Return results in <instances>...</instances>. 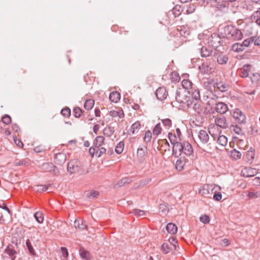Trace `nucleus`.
<instances>
[{
	"mask_svg": "<svg viewBox=\"0 0 260 260\" xmlns=\"http://www.w3.org/2000/svg\"><path fill=\"white\" fill-rule=\"evenodd\" d=\"M193 152L191 145L187 141L179 142L176 143L173 147V153L175 155H180L182 153L186 155H191Z\"/></svg>",
	"mask_w": 260,
	"mask_h": 260,
	"instance_id": "1",
	"label": "nucleus"
},
{
	"mask_svg": "<svg viewBox=\"0 0 260 260\" xmlns=\"http://www.w3.org/2000/svg\"><path fill=\"white\" fill-rule=\"evenodd\" d=\"M198 137L199 139L197 143L198 146L204 151L210 150L211 146L207 132L204 130H200L198 133Z\"/></svg>",
	"mask_w": 260,
	"mask_h": 260,
	"instance_id": "2",
	"label": "nucleus"
},
{
	"mask_svg": "<svg viewBox=\"0 0 260 260\" xmlns=\"http://www.w3.org/2000/svg\"><path fill=\"white\" fill-rule=\"evenodd\" d=\"M189 95V91L179 88L176 90L175 99L179 103L185 104L189 107L193 104Z\"/></svg>",
	"mask_w": 260,
	"mask_h": 260,
	"instance_id": "3",
	"label": "nucleus"
},
{
	"mask_svg": "<svg viewBox=\"0 0 260 260\" xmlns=\"http://www.w3.org/2000/svg\"><path fill=\"white\" fill-rule=\"evenodd\" d=\"M224 34L228 37L235 40L242 39L243 34L241 31L233 25H228L224 28Z\"/></svg>",
	"mask_w": 260,
	"mask_h": 260,
	"instance_id": "4",
	"label": "nucleus"
},
{
	"mask_svg": "<svg viewBox=\"0 0 260 260\" xmlns=\"http://www.w3.org/2000/svg\"><path fill=\"white\" fill-rule=\"evenodd\" d=\"M216 60L219 64H225L228 61L229 58L226 55L215 51L212 57L209 58L210 64H214Z\"/></svg>",
	"mask_w": 260,
	"mask_h": 260,
	"instance_id": "5",
	"label": "nucleus"
},
{
	"mask_svg": "<svg viewBox=\"0 0 260 260\" xmlns=\"http://www.w3.org/2000/svg\"><path fill=\"white\" fill-rule=\"evenodd\" d=\"M67 170L70 174L80 173L82 172L81 163L77 159L71 160L68 163Z\"/></svg>",
	"mask_w": 260,
	"mask_h": 260,
	"instance_id": "6",
	"label": "nucleus"
},
{
	"mask_svg": "<svg viewBox=\"0 0 260 260\" xmlns=\"http://www.w3.org/2000/svg\"><path fill=\"white\" fill-rule=\"evenodd\" d=\"M221 38L217 34H212L208 39V44L213 48H217L221 45Z\"/></svg>",
	"mask_w": 260,
	"mask_h": 260,
	"instance_id": "7",
	"label": "nucleus"
},
{
	"mask_svg": "<svg viewBox=\"0 0 260 260\" xmlns=\"http://www.w3.org/2000/svg\"><path fill=\"white\" fill-rule=\"evenodd\" d=\"M213 65L214 64H210L209 58L206 62L203 63L201 66H199V70L204 74H209L211 73Z\"/></svg>",
	"mask_w": 260,
	"mask_h": 260,
	"instance_id": "8",
	"label": "nucleus"
},
{
	"mask_svg": "<svg viewBox=\"0 0 260 260\" xmlns=\"http://www.w3.org/2000/svg\"><path fill=\"white\" fill-rule=\"evenodd\" d=\"M258 170L251 167H245L241 171V175L245 177H251L256 175Z\"/></svg>",
	"mask_w": 260,
	"mask_h": 260,
	"instance_id": "9",
	"label": "nucleus"
},
{
	"mask_svg": "<svg viewBox=\"0 0 260 260\" xmlns=\"http://www.w3.org/2000/svg\"><path fill=\"white\" fill-rule=\"evenodd\" d=\"M233 117L240 124H243L246 122V117L245 115H244L242 111L239 109H236L235 110Z\"/></svg>",
	"mask_w": 260,
	"mask_h": 260,
	"instance_id": "10",
	"label": "nucleus"
},
{
	"mask_svg": "<svg viewBox=\"0 0 260 260\" xmlns=\"http://www.w3.org/2000/svg\"><path fill=\"white\" fill-rule=\"evenodd\" d=\"M215 123L218 126L226 129L229 127V123L224 116L217 117L215 119Z\"/></svg>",
	"mask_w": 260,
	"mask_h": 260,
	"instance_id": "11",
	"label": "nucleus"
},
{
	"mask_svg": "<svg viewBox=\"0 0 260 260\" xmlns=\"http://www.w3.org/2000/svg\"><path fill=\"white\" fill-rule=\"evenodd\" d=\"M42 169L45 172L54 173L56 174L58 173L56 167L51 162L44 163L42 166Z\"/></svg>",
	"mask_w": 260,
	"mask_h": 260,
	"instance_id": "12",
	"label": "nucleus"
},
{
	"mask_svg": "<svg viewBox=\"0 0 260 260\" xmlns=\"http://www.w3.org/2000/svg\"><path fill=\"white\" fill-rule=\"evenodd\" d=\"M191 101L193 102V104L191 106H192V108L195 111L200 114L205 113L204 104L201 100L198 101H193V100Z\"/></svg>",
	"mask_w": 260,
	"mask_h": 260,
	"instance_id": "13",
	"label": "nucleus"
},
{
	"mask_svg": "<svg viewBox=\"0 0 260 260\" xmlns=\"http://www.w3.org/2000/svg\"><path fill=\"white\" fill-rule=\"evenodd\" d=\"M155 95L158 100L163 101L166 99L168 92L165 87H160L156 90Z\"/></svg>",
	"mask_w": 260,
	"mask_h": 260,
	"instance_id": "14",
	"label": "nucleus"
},
{
	"mask_svg": "<svg viewBox=\"0 0 260 260\" xmlns=\"http://www.w3.org/2000/svg\"><path fill=\"white\" fill-rule=\"evenodd\" d=\"M215 110L219 113L224 114L228 111V105L224 103L218 102L216 104Z\"/></svg>",
	"mask_w": 260,
	"mask_h": 260,
	"instance_id": "15",
	"label": "nucleus"
},
{
	"mask_svg": "<svg viewBox=\"0 0 260 260\" xmlns=\"http://www.w3.org/2000/svg\"><path fill=\"white\" fill-rule=\"evenodd\" d=\"M66 155L63 153H58L54 156V162L57 165H62L66 160Z\"/></svg>",
	"mask_w": 260,
	"mask_h": 260,
	"instance_id": "16",
	"label": "nucleus"
},
{
	"mask_svg": "<svg viewBox=\"0 0 260 260\" xmlns=\"http://www.w3.org/2000/svg\"><path fill=\"white\" fill-rule=\"evenodd\" d=\"M109 115L113 117H119L120 118H123L124 116V113L123 110L119 108H115V110H111L109 112Z\"/></svg>",
	"mask_w": 260,
	"mask_h": 260,
	"instance_id": "17",
	"label": "nucleus"
},
{
	"mask_svg": "<svg viewBox=\"0 0 260 260\" xmlns=\"http://www.w3.org/2000/svg\"><path fill=\"white\" fill-rule=\"evenodd\" d=\"M213 191V188L211 186L208 184H205L199 189V193L202 196H206L209 194L210 192Z\"/></svg>",
	"mask_w": 260,
	"mask_h": 260,
	"instance_id": "18",
	"label": "nucleus"
},
{
	"mask_svg": "<svg viewBox=\"0 0 260 260\" xmlns=\"http://www.w3.org/2000/svg\"><path fill=\"white\" fill-rule=\"evenodd\" d=\"M251 66L250 64H245L242 68L239 70V75L242 78H246L249 75Z\"/></svg>",
	"mask_w": 260,
	"mask_h": 260,
	"instance_id": "19",
	"label": "nucleus"
},
{
	"mask_svg": "<svg viewBox=\"0 0 260 260\" xmlns=\"http://www.w3.org/2000/svg\"><path fill=\"white\" fill-rule=\"evenodd\" d=\"M74 226L76 229L84 230L87 228V225L86 222L82 219H76L74 221Z\"/></svg>",
	"mask_w": 260,
	"mask_h": 260,
	"instance_id": "20",
	"label": "nucleus"
},
{
	"mask_svg": "<svg viewBox=\"0 0 260 260\" xmlns=\"http://www.w3.org/2000/svg\"><path fill=\"white\" fill-rule=\"evenodd\" d=\"M131 181L132 180L129 178H123L114 185V188H118L123 186L126 184L130 183Z\"/></svg>",
	"mask_w": 260,
	"mask_h": 260,
	"instance_id": "21",
	"label": "nucleus"
},
{
	"mask_svg": "<svg viewBox=\"0 0 260 260\" xmlns=\"http://www.w3.org/2000/svg\"><path fill=\"white\" fill-rule=\"evenodd\" d=\"M185 162L186 161L184 157L179 158L176 161L175 165L176 169L179 171H182L184 168Z\"/></svg>",
	"mask_w": 260,
	"mask_h": 260,
	"instance_id": "22",
	"label": "nucleus"
},
{
	"mask_svg": "<svg viewBox=\"0 0 260 260\" xmlns=\"http://www.w3.org/2000/svg\"><path fill=\"white\" fill-rule=\"evenodd\" d=\"M120 99V94L118 91L111 92L109 95V100L111 102L117 103Z\"/></svg>",
	"mask_w": 260,
	"mask_h": 260,
	"instance_id": "23",
	"label": "nucleus"
},
{
	"mask_svg": "<svg viewBox=\"0 0 260 260\" xmlns=\"http://www.w3.org/2000/svg\"><path fill=\"white\" fill-rule=\"evenodd\" d=\"M5 252L10 256L12 260L15 259L16 257L15 254L17 253V252L14 249L12 245H8L7 248L5 249Z\"/></svg>",
	"mask_w": 260,
	"mask_h": 260,
	"instance_id": "24",
	"label": "nucleus"
},
{
	"mask_svg": "<svg viewBox=\"0 0 260 260\" xmlns=\"http://www.w3.org/2000/svg\"><path fill=\"white\" fill-rule=\"evenodd\" d=\"M79 254L82 258L86 260H89L90 259V254L89 252L83 247H81L79 249Z\"/></svg>",
	"mask_w": 260,
	"mask_h": 260,
	"instance_id": "25",
	"label": "nucleus"
},
{
	"mask_svg": "<svg viewBox=\"0 0 260 260\" xmlns=\"http://www.w3.org/2000/svg\"><path fill=\"white\" fill-rule=\"evenodd\" d=\"M201 54L202 57H207L210 56H212V51L211 49H209L207 47L203 46L201 49Z\"/></svg>",
	"mask_w": 260,
	"mask_h": 260,
	"instance_id": "26",
	"label": "nucleus"
},
{
	"mask_svg": "<svg viewBox=\"0 0 260 260\" xmlns=\"http://www.w3.org/2000/svg\"><path fill=\"white\" fill-rule=\"evenodd\" d=\"M167 232L171 234H175L177 233V227L173 223H169L166 227Z\"/></svg>",
	"mask_w": 260,
	"mask_h": 260,
	"instance_id": "27",
	"label": "nucleus"
},
{
	"mask_svg": "<svg viewBox=\"0 0 260 260\" xmlns=\"http://www.w3.org/2000/svg\"><path fill=\"white\" fill-rule=\"evenodd\" d=\"M141 128V124L140 122L137 121L133 123L129 129V132L133 134H137Z\"/></svg>",
	"mask_w": 260,
	"mask_h": 260,
	"instance_id": "28",
	"label": "nucleus"
},
{
	"mask_svg": "<svg viewBox=\"0 0 260 260\" xmlns=\"http://www.w3.org/2000/svg\"><path fill=\"white\" fill-rule=\"evenodd\" d=\"M105 138L103 136H98L93 142V145L96 148L101 147L104 142Z\"/></svg>",
	"mask_w": 260,
	"mask_h": 260,
	"instance_id": "29",
	"label": "nucleus"
},
{
	"mask_svg": "<svg viewBox=\"0 0 260 260\" xmlns=\"http://www.w3.org/2000/svg\"><path fill=\"white\" fill-rule=\"evenodd\" d=\"M254 151L252 149V148H250V150L248 151L246 153L247 161L250 164H251L253 161V160L254 158Z\"/></svg>",
	"mask_w": 260,
	"mask_h": 260,
	"instance_id": "30",
	"label": "nucleus"
},
{
	"mask_svg": "<svg viewBox=\"0 0 260 260\" xmlns=\"http://www.w3.org/2000/svg\"><path fill=\"white\" fill-rule=\"evenodd\" d=\"M189 92L190 93L191 92V98L192 100H194L193 101H198L201 100L200 94L198 89L192 88L191 91Z\"/></svg>",
	"mask_w": 260,
	"mask_h": 260,
	"instance_id": "31",
	"label": "nucleus"
},
{
	"mask_svg": "<svg viewBox=\"0 0 260 260\" xmlns=\"http://www.w3.org/2000/svg\"><path fill=\"white\" fill-rule=\"evenodd\" d=\"M217 142L222 147L225 146L228 144V138L224 135L219 136L217 139Z\"/></svg>",
	"mask_w": 260,
	"mask_h": 260,
	"instance_id": "32",
	"label": "nucleus"
},
{
	"mask_svg": "<svg viewBox=\"0 0 260 260\" xmlns=\"http://www.w3.org/2000/svg\"><path fill=\"white\" fill-rule=\"evenodd\" d=\"M217 88L221 92H225L228 90L229 88V85L222 82H220L216 83Z\"/></svg>",
	"mask_w": 260,
	"mask_h": 260,
	"instance_id": "33",
	"label": "nucleus"
},
{
	"mask_svg": "<svg viewBox=\"0 0 260 260\" xmlns=\"http://www.w3.org/2000/svg\"><path fill=\"white\" fill-rule=\"evenodd\" d=\"M14 164L16 166H27L29 165V160L28 159H23L21 160L16 159L14 161Z\"/></svg>",
	"mask_w": 260,
	"mask_h": 260,
	"instance_id": "34",
	"label": "nucleus"
},
{
	"mask_svg": "<svg viewBox=\"0 0 260 260\" xmlns=\"http://www.w3.org/2000/svg\"><path fill=\"white\" fill-rule=\"evenodd\" d=\"M250 78L252 83H256L258 86L260 87V74L259 73L253 74Z\"/></svg>",
	"mask_w": 260,
	"mask_h": 260,
	"instance_id": "35",
	"label": "nucleus"
},
{
	"mask_svg": "<svg viewBox=\"0 0 260 260\" xmlns=\"http://www.w3.org/2000/svg\"><path fill=\"white\" fill-rule=\"evenodd\" d=\"M192 82L187 79H184L182 81V85L183 87V89L185 90H188V89H192Z\"/></svg>",
	"mask_w": 260,
	"mask_h": 260,
	"instance_id": "36",
	"label": "nucleus"
},
{
	"mask_svg": "<svg viewBox=\"0 0 260 260\" xmlns=\"http://www.w3.org/2000/svg\"><path fill=\"white\" fill-rule=\"evenodd\" d=\"M114 132V128L111 126L106 127L103 129V134L106 137H111Z\"/></svg>",
	"mask_w": 260,
	"mask_h": 260,
	"instance_id": "37",
	"label": "nucleus"
},
{
	"mask_svg": "<svg viewBox=\"0 0 260 260\" xmlns=\"http://www.w3.org/2000/svg\"><path fill=\"white\" fill-rule=\"evenodd\" d=\"M94 102L92 99H89L85 101L84 107L87 110H91L94 105Z\"/></svg>",
	"mask_w": 260,
	"mask_h": 260,
	"instance_id": "38",
	"label": "nucleus"
},
{
	"mask_svg": "<svg viewBox=\"0 0 260 260\" xmlns=\"http://www.w3.org/2000/svg\"><path fill=\"white\" fill-rule=\"evenodd\" d=\"M26 247H27L30 254L32 255H36V253L35 252V250L34 249L33 247L32 246L30 241L29 239H27L26 240Z\"/></svg>",
	"mask_w": 260,
	"mask_h": 260,
	"instance_id": "39",
	"label": "nucleus"
},
{
	"mask_svg": "<svg viewBox=\"0 0 260 260\" xmlns=\"http://www.w3.org/2000/svg\"><path fill=\"white\" fill-rule=\"evenodd\" d=\"M231 156L235 160H237L241 158V153L240 151L237 150L236 149H234L231 151Z\"/></svg>",
	"mask_w": 260,
	"mask_h": 260,
	"instance_id": "40",
	"label": "nucleus"
},
{
	"mask_svg": "<svg viewBox=\"0 0 260 260\" xmlns=\"http://www.w3.org/2000/svg\"><path fill=\"white\" fill-rule=\"evenodd\" d=\"M147 153V147L146 146H143L142 147H139L138 148L137 154L140 156L143 157L146 153Z\"/></svg>",
	"mask_w": 260,
	"mask_h": 260,
	"instance_id": "41",
	"label": "nucleus"
},
{
	"mask_svg": "<svg viewBox=\"0 0 260 260\" xmlns=\"http://www.w3.org/2000/svg\"><path fill=\"white\" fill-rule=\"evenodd\" d=\"M168 138L170 142L174 146L176 143H179V142L177 141V138L175 134H173L172 133L168 134Z\"/></svg>",
	"mask_w": 260,
	"mask_h": 260,
	"instance_id": "42",
	"label": "nucleus"
},
{
	"mask_svg": "<svg viewBox=\"0 0 260 260\" xmlns=\"http://www.w3.org/2000/svg\"><path fill=\"white\" fill-rule=\"evenodd\" d=\"M34 217H35L36 220L39 223H41L43 222V220H44V217H43L42 213H41L40 212H37L34 214Z\"/></svg>",
	"mask_w": 260,
	"mask_h": 260,
	"instance_id": "43",
	"label": "nucleus"
},
{
	"mask_svg": "<svg viewBox=\"0 0 260 260\" xmlns=\"http://www.w3.org/2000/svg\"><path fill=\"white\" fill-rule=\"evenodd\" d=\"M124 147V143L122 142H120L116 146L115 151L117 154H120L123 150Z\"/></svg>",
	"mask_w": 260,
	"mask_h": 260,
	"instance_id": "44",
	"label": "nucleus"
},
{
	"mask_svg": "<svg viewBox=\"0 0 260 260\" xmlns=\"http://www.w3.org/2000/svg\"><path fill=\"white\" fill-rule=\"evenodd\" d=\"M161 250L165 254H167L172 250V248L168 243H165L161 246Z\"/></svg>",
	"mask_w": 260,
	"mask_h": 260,
	"instance_id": "45",
	"label": "nucleus"
},
{
	"mask_svg": "<svg viewBox=\"0 0 260 260\" xmlns=\"http://www.w3.org/2000/svg\"><path fill=\"white\" fill-rule=\"evenodd\" d=\"M82 110L79 107H75L73 109L74 115L76 118H79L82 114Z\"/></svg>",
	"mask_w": 260,
	"mask_h": 260,
	"instance_id": "46",
	"label": "nucleus"
},
{
	"mask_svg": "<svg viewBox=\"0 0 260 260\" xmlns=\"http://www.w3.org/2000/svg\"><path fill=\"white\" fill-rule=\"evenodd\" d=\"M152 138V135L150 131L148 130L146 132L144 137V141L146 143H149L150 142Z\"/></svg>",
	"mask_w": 260,
	"mask_h": 260,
	"instance_id": "47",
	"label": "nucleus"
},
{
	"mask_svg": "<svg viewBox=\"0 0 260 260\" xmlns=\"http://www.w3.org/2000/svg\"><path fill=\"white\" fill-rule=\"evenodd\" d=\"M249 199H255L260 197L259 191H249L247 195Z\"/></svg>",
	"mask_w": 260,
	"mask_h": 260,
	"instance_id": "48",
	"label": "nucleus"
},
{
	"mask_svg": "<svg viewBox=\"0 0 260 260\" xmlns=\"http://www.w3.org/2000/svg\"><path fill=\"white\" fill-rule=\"evenodd\" d=\"M161 128L160 126V124H157L154 127L153 129V133L154 135L158 136L161 133Z\"/></svg>",
	"mask_w": 260,
	"mask_h": 260,
	"instance_id": "49",
	"label": "nucleus"
},
{
	"mask_svg": "<svg viewBox=\"0 0 260 260\" xmlns=\"http://www.w3.org/2000/svg\"><path fill=\"white\" fill-rule=\"evenodd\" d=\"M233 49L234 51L236 52L242 51L244 48L243 47V45L239 44V43H236L233 46Z\"/></svg>",
	"mask_w": 260,
	"mask_h": 260,
	"instance_id": "50",
	"label": "nucleus"
},
{
	"mask_svg": "<svg viewBox=\"0 0 260 260\" xmlns=\"http://www.w3.org/2000/svg\"><path fill=\"white\" fill-rule=\"evenodd\" d=\"M251 19L252 21H255L257 19H260V8L258 10L254 12L251 16Z\"/></svg>",
	"mask_w": 260,
	"mask_h": 260,
	"instance_id": "51",
	"label": "nucleus"
},
{
	"mask_svg": "<svg viewBox=\"0 0 260 260\" xmlns=\"http://www.w3.org/2000/svg\"><path fill=\"white\" fill-rule=\"evenodd\" d=\"M189 30L186 27H181L180 30V34L182 37H186L189 35Z\"/></svg>",
	"mask_w": 260,
	"mask_h": 260,
	"instance_id": "52",
	"label": "nucleus"
},
{
	"mask_svg": "<svg viewBox=\"0 0 260 260\" xmlns=\"http://www.w3.org/2000/svg\"><path fill=\"white\" fill-rule=\"evenodd\" d=\"M61 114L64 117H69L71 115V110L68 107L63 108L61 111Z\"/></svg>",
	"mask_w": 260,
	"mask_h": 260,
	"instance_id": "53",
	"label": "nucleus"
},
{
	"mask_svg": "<svg viewBox=\"0 0 260 260\" xmlns=\"http://www.w3.org/2000/svg\"><path fill=\"white\" fill-rule=\"evenodd\" d=\"M2 121L4 123L8 125L11 122V118L9 115L6 114L2 117Z\"/></svg>",
	"mask_w": 260,
	"mask_h": 260,
	"instance_id": "54",
	"label": "nucleus"
},
{
	"mask_svg": "<svg viewBox=\"0 0 260 260\" xmlns=\"http://www.w3.org/2000/svg\"><path fill=\"white\" fill-rule=\"evenodd\" d=\"M179 8L180 7L176 6L172 10V13L175 17L179 16L181 14V11L179 10Z\"/></svg>",
	"mask_w": 260,
	"mask_h": 260,
	"instance_id": "55",
	"label": "nucleus"
},
{
	"mask_svg": "<svg viewBox=\"0 0 260 260\" xmlns=\"http://www.w3.org/2000/svg\"><path fill=\"white\" fill-rule=\"evenodd\" d=\"M159 211L162 213H166L169 211V208L165 204H161L159 206Z\"/></svg>",
	"mask_w": 260,
	"mask_h": 260,
	"instance_id": "56",
	"label": "nucleus"
},
{
	"mask_svg": "<svg viewBox=\"0 0 260 260\" xmlns=\"http://www.w3.org/2000/svg\"><path fill=\"white\" fill-rule=\"evenodd\" d=\"M237 144L240 149L243 150L246 149V147H247V144H245L244 141L243 140H239L237 141Z\"/></svg>",
	"mask_w": 260,
	"mask_h": 260,
	"instance_id": "57",
	"label": "nucleus"
},
{
	"mask_svg": "<svg viewBox=\"0 0 260 260\" xmlns=\"http://www.w3.org/2000/svg\"><path fill=\"white\" fill-rule=\"evenodd\" d=\"M254 41V38L253 37H251V38H248L246 40H245L242 44H241V45H243V47L244 46L245 47H248L249 46V45L250 44L251 42H253Z\"/></svg>",
	"mask_w": 260,
	"mask_h": 260,
	"instance_id": "58",
	"label": "nucleus"
},
{
	"mask_svg": "<svg viewBox=\"0 0 260 260\" xmlns=\"http://www.w3.org/2000/svg\"><path fill=\"white\" fill-rule=\"evenodd\" d=\"M163 125L167 128H170L172 125V121L169 118L161 120Z\"/></svg>",
	"mask_w": 260,
	"mask_h": 260,
	"instance_id": "59",
	"label": "nucleus"
},
{
	"mask_svg": "<svg viewBox=\"0 0 260 260\" xmlns=\"http://www.w3.org/2000/svg\"><path fill=\"white\" fill-rule=\"evenodd\" d=\"M200 221L203 223H208L210 221V218L207 215H202L200 218Z\"/></svg>",
	"mask_w": 260,
	"mask_h": 260,
	"instance_id": "60",
	"label": "nucleus"
},
{
	"mask_svg": "<svg viewBox=\"0 0 260 260\" xmlns=\"http://www.w3.org/2000/svg\"><path fill=\"white\" fill-rule=\"evenodd\" d=\"M106 152V148H105L104 147H100L99 148H97L96 155L98 157H101L103 154L105 153Z\"/></svg>",
	"mask_w": 260,
	"mask_h": 260,
	"instance_id": "61",
	"label": "nucleus"
},
{
	"mask_svg": "<svg viewBox=\"0 0 260 260\" xmlns=\"http://www.w3.org/2000/svg\"><path fill=\"white\" fill-rule=\"evenodd\" d=\"M132 213L135 215H137L138 216H142L145 215V211L137 209H134Z\"/></svg>",
	"mask_w": 260,
	"mask_h": 260,
	"instance_id": "62",
	"label": "nucleus"
},
{
	"mask_svg": "<svg viewBox=\"0 0 260 260\" xmlns=\"http://www.w3.org/2000/svg\"><path fill=\"white\" fill-rule=\"evenodd\" d=\"M231 131H234L235 133L237 134H240L242 132V130L240 127L237 125H232L231 127Z\"/></svg>",
	"mask_w": 260,
	"mask_h": 260,
	"instance_id": "63",
	"label": "nucleus"
},
{
	"mask_svg": "<svg viewBox=\"0 0 260 260\" xmlns=\"http://www.w3.org/2000/svg\"><path fill=\"white\" fill-rule=\"evenodd\" d=\"M213 199L216 201H219L222 199V194L220 192H215Z\"/></svg>",
	"mask_w": 260,
	"mask_h": 260,
	"instance_id": "64",
	"label": "nucleus"
}]
</instances>
